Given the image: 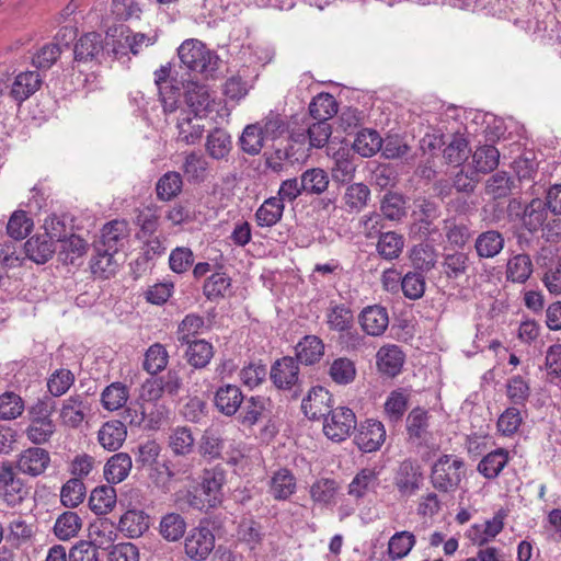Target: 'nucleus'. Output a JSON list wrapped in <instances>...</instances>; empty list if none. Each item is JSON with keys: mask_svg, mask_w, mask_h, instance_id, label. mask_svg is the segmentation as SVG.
<instances>
[{"mask_svg": "<svg viewBox=\"0 0 561 561\" xmlns=\"http://www.w3.org/2000/svg\"><path fill=\"white\" fill-rule=\"evenodd\" d=\"M103 49L101 35L91 32L80 37L75 46V59L77 61H89L95 58Z\"/></svg>", "mask_w": 561, "mask_h": 561, "instance_id": "nucleus-39", "label": "nucleus"}, {"mask_svg": "<svg viewBox=\"0 0 561 561\" xmlns=\"http://www.w3.org/2000/svg\"><path fill=\"white\" fill-rule=\"evenodd\" d=\"M118 529L129 538L140 537V512L136 505L128 504V508L121 517Z\"/></svg>", "mask_w": 561, "mask_h": 561, "instance_id": "nucleus-64", "label": "nucleus"}, {"mask_svg": "<svg viewBox=\"0 0 561 561\" xmlns=\"http://www.w3.org/2000/svg\"><path fill=\"white\" fill-rule=\"evenodd\" d=\"M215 547V536L206 526L193 528L185 538L184 548L186 556L195 561L208 558Z\"/></svg>", "mask_w": 561, "mask_h": 561, "instance_id": "nucleus-7", "label": "nucleus"}, {"mask_svg": "<svg viewBox=\"0 0 561 561\" xmlns=\"http://www.w3.org/2000/svg\"><path fill=\"white\" fill-rule=\"evenodd\" d=\"M24 250L26 256L37 264L46 263L56 252L54 243L44 234L30 238L24 244Z\"/></svg>", "mask_w": 561, "mask_h": 561, "instance_id": "nucleus-24", "label": "nucleus"}, {"mask_svg": "<svg viewBox=\"0 0 561 561\" xmlns=\"http://www.w3.org/2000/svg\"><path fill=\"white\" fill-rule=\"evenodd\" d=\"M131 465V458L128 454H115L104 467V477L110 483H119L128 476Z\"/></svg>", "mask_w": 561, "mask_h": 561, "instance_id": "nucleus-34", "label": "nucleus"}, {"mask_svg": "<svg viewBox=\"0 0 561 561\" xmlns=\"http://www.w3.org/2000/svg\"><path fill=\"white\" fill-rule=\"evenodd\" d=\"M268 494L275 501H286L295 494L297 490V479L287 468L275 470L267 482Z\"/></svg>", "mask_w": 561, "mask_h": 561, "instance_id": "nucleus-13", "label": "nucleus"}, {"mask_svg": "<svg viewBox=\"0 0 561 561\" xmlns=\"http://www.w3.org/2000/svg\"><path fill=\"white\" fill-rule=\"evenodd\" d=\"M82 527V519L76 512L67 511L58 516L54 525V533L60 540L76 537Z\"/></svg>", "mask_w": 561, "mask_h": 561, "instance_id": "nucleus-41", "label": "nucleus"}, {"mask_svg": "<svg viewBox=\"0 0 561 561\" xmlns=\"http://www.w3.org/2000/svg\"><path fill=\"white\" fill-rule=\"evenodd\" d=\"M356 167L348 152L345 150L337 151L333 156V164L331 167V175L334 182L347 183L353 180Z\"/></svg>", "mask_w": 561, "mask_h": 561, "instance_id": "nucleus-47", "label": "nucleus"}, {"mask_svg": "<svg viewBox=\"0 0 561 561\" xmlns=\"http://www.w3.org/2000/svg\"><path fill=\"white\" fill-rule=\"evenodd\" d=\"M178 56L183 67L206 79L213 77L218 70V56L198 39L184 41L178 48Z\"/></svg>", "mask_w": 561, "mask_h": 561, "instance_id": "nucleus-1", "label": "nucleus"}, {"mask_svg": "<svg viewBox=\"0 0 561 561\" xmlns=\"http://www.w3.org/2000/svg\"><path fill=\"white\" fill-rule=\"evenodd\" d=\"M244 396L236 385H225L217 389L214 398L215 407L226 416L234 415L244 401Z\"/></svg>", "mask_w": 561, "mask_h": 561, "instance_id": "nucleus-16", "label": "nucleus"}, {"mask_svg": "<svg viewBox=\"0 0 561 561\" xmlns=\"http://www.w3.org/2000/svg\"><path fill=\"white\" fill-rule=\"evenodd\" d=\"M504 237L497 230H488L480 233L474 241V249L479 257L492 259L504 248Z\"/></svg>", "mask_w": 561, "mask_h": 561, "instance_id": "nucleus-23", "label": "nucleus"}, {"mask_svg": "<svg viewBox=\"0 0 561 561\" xmlns=\"http://www.w3.org/2000/svg\"><path fill=\"white\" fill-rule=\"evenodd\" d=\"M176 127L179 130L178 139L186 145L196 144L204 133L202 116L194 115V117H191L190 114H184L178 119Z\"/></svg>", "mask_w": 561, "mask_h": 561, "instance_id": "nucleus-33", "label": "nucleus"}, {"mask_svg": "<svg viewBox=\"0 0 561 561\" xmlns=\"http://www.w3.org/2000/svg\"><path fill=\"white\" fill-rule=\"evenodd\" d=\"M336 112V101L330 93H319L309 104L310 116L316 121L328 122Z\"/></svg>", "mask_w": 561, "mask_h": 561, "instance_id": "nucleus-45", "label": "nucleus"}, {"mask_svg": "<svg viewBox=\"0 0 561 561\" xmlns=\"http://www.w3.org/2000/svg\"><path fill=\"white\" fill-rule=\"evenodd\" d=\"M87 411H89L87 398L75 394L62 401L59 416L62 424L76 428L84 421Z\"/></svg>", "mask_w": 561, "mask_h": 561, "instance_id": "nucleus-14", "label": "nucleus"}, {"mask_svg": "<svg viewBox=\"0 0 561 561\" xmlns=\"http://www.w3.org/2000/svg\"><path fill=\"white\" fill-rule=\"evenodd\" d=\"M470 148L463 137L457 136L444 149V159L456 167L461 165L469 157Z\"/></svg>", "mask_w": 561, "mask_h": 561, "instance_id": "nucleus-62", "label": "nucleus"}, {"mask_svg": "<svg viewBox=\"0 0 561 561\" xmlns=\"http://www.w3.org/2000/svg\"><path fill=\"white\" fill-rule=\"evenodd\" d=\"M382 139L376 130H360L353 144L354 150L362 157H371L381 149Z\"/></svg>", "mask_w": 561, "mask_h": 561, "instance_id": "nucleus-50", "label": "nucleus"}, {"mask_svg": "<svg viewBox=\"0 0 561 561\" xmlns=\"http://www.w3.org/2000/svg\"><path fill=\"white\" fill-rule=\"evenodd\" d=\"M404 363V354L397 345L381 346L376 354L378 370L388 377H394L401 373Z\"/></svg>", "mask_w": 561, "mask_h": 561, "instance_id": "nucleus-17", "label": "nucleus"}, {"mask_svg": "<svg viewBox=\"0 0 561 561\" xmlns=\"http://www.w3.org/2000/svg\"><path fill=\"white\" fill-rule=\"evenodd\" d=\"M127 236V227L124 221L113 220L102 228L100 240L95 245L108 249L110 251H117L122 241Z\"/></svg>", "mask_w": 561, "mask_h": 561, "instance_id": "nucleus-35", "label": "nucleus"}, {"mask_svg": "<svg viewBox=\"0 0 561 561\" xmlns=\"http://www.w3.org/2000/svg\"><path fill=\"white\" fill-rule=\"evenodd\" d=\"M85 496V486L82 480L72 478L60 490V501L66 507H76Z\"/></svg>", "mask_w": 561, "mask_h": 561, "instance_id": "nucleus-57", "label": "nucleus"}, {"mask_svg": "<svg viewBox=\"0 0 561 561\" xmlns=\"http://www.w3.org/2000/svg\"><path fill=\"white\" fill-rule=\"evenodd\" d=\"M265 139L261 125L255 123L245 126L239 141L243 152L256 156L261 152Z\"/></svg>", "mask_w": 561, "mask_h": 561, "instance_id": "nucleus-46", "label": "nucleus"}, {"mask_svg": "<svg viewBox=\"0 0 561 561\" xmlns=\"http://www.w3.org/2000/svg\"><path fill=\"white\" fill-rule=\"evenodd\" d=\"M409 393L403 389L393 390L385 402V413L392 421H398L408 409Z\"/></svg>", "mask_w": 561, "mask_h": 561, "instance_id": "nucleus-59", "label": "nucleus"}, {"mask_svg": "<svg viewBox=\"0 0 561 561\" xmlns=\"http://www.w3.org/2000/svg\"><path fill=\"white\" fill-rule=\"evenodd\" d=\"M231 286L230 278L225 273H215L204 284V295L209 300H216L226 296Z\"/></svg>", "mask_w": 561, "mask_h": 561, "instance_id": "nucleus-63", "label": "nucleus"}, {"mask_svg": "<svg viewBox=\"0 0 561 561\" xmlns=\"http://www.w3.org/2000/svg\"><path fill=\"white\" fill-rule=\"evenodd\" d=\"M500 159L499 150L493 146L479 147L472 156V163L476 172L488 173L493 171Z\"/></svg>", "mask_w": 561, "mask_h": 561, "instance_id": "nucleus-51", "label": "nucleus"}, {"mask_svg": "<svg viewBox=\"0 0 561 561\" xmlns=\"http://www.w3.org/2000/svg\"><path fill=\"white\" fill-rule=\"evenodd\" d=\"M205 146L207 153L213 159L221 160L225 159L231 150V137L226 130L216 128L207 136Z\"/></svg>", "mask_w": 561, "mask_h": 561, "instance_id": "nucleus-42", "label": "nucleus"}, {"mask_svg": "<svg viewBox=\"0 0 561 561\" xmlns=\"http://www.w3.org/2000/svg\"><path fill=\"white\" fill-rule=\"evenodd\" d=\"M465 462L451 455L442 456L433 466L431 482L440 492H454L465 476Z\"/></svg>", "mask_w": 561, "mask_h": 561, "instance_id": "nucleus-3", "label": "nucleus"}, {"mask_svg": "<svg viewBox=\"0 0 561 561\" xmlns=\"http://www.w3.org/2000/svg\"><path fill=\"white\" fill-rule=\"evenodd\" d=\"M534 272L530 256L525 253L513 255L506 264V278L513 283H526Z\"/></svg>", "mask_w": 561, "mask_h": 561, "instance_id": "nucleus-28", "label": "nucleus"}, {"mask_svg": "<svg viewBox=\"0 0 561 561\" xmlns=\"http://www.w3.org/2000/svg\"><path fill=\"white\" fill-rule=\"evenodd\" d=\"M328 375L339 386L350 385L357 375L355 363L347 357H337L330 363Z\"/></svg>", "mask_w": 561, "mask_h": 561, "instance_id": "nucleus-30", "label": "nucleus"}, {"mask_svg": "<svg viewBox=\"0 0 561 561\" xmlns=\"http://www.w3.org/2000/svg\"><path fill=\"white\" fill-rule=\"evenodd\" d=\"M186 523L180 514L170 513L160 522V534L168 541H176L183 537Z\"/></svg>", "mask_w": 561, "mask_h": 561, "instance_id": "nucleus-56", "label": "nucleus"}, {"mask_svg": "<svg viewBox=\"0 0 561 561\" xmlns=\"http://www.w3.org/2000/svg\"><path fill=\"white\" fill-rule=\"evenodd\" d=\"M270 399L262 396L245 398L241 408L240 422L245 426H253L256 423L270 417Z\"/></svg>", "mask_w": 561, "mask_h": 561, "instance_id": "nucleus-15", "label": "nucleus"}, {"mask_svg": "<svg viewBox=\"0 0 561 561\" xmlns=\"http://www.w3.org/2000/svg\"><path fill=\"white\" fill-rule=\"evenodd\" d=\"M284 204L277 197H270L255 211V220L260 227H273L283 217Z\"/></svg>", "mask_w": 561, "mask_h": 561, "instance_id": "nucleus-36", "label": "nucleus"}, {"mask_svg": "<svg viewBox=\"0 0 561 561\" xmlns=\"http://www.w3.org/2000/svg\"><path fill=\"white\" fill-rule=\"evenodd\" d=\"M301 409L310 420L324 419L333 410L332 396L324 387H313L302 400Z\"/></svg>", "mask_w": 561, "mask_h": 561, "instance_id": "nucleus-10", "label": "nucleus"}, {"mask_svg": "<svg viewBox=\"0 0 561 561\" xmlns=\"http://www.w3.org/2000/svg\"><path fill=\"white\" fill-rule=\"evenodd\" d=\"M386 440V428L380 421L368 419L359 424L354 436L355 445L364 453L380 449Z\"/></svg>", "mask_w": 561, "mask_h": 561, "instance_id": "nucleus-6", "label": "nucleus"}, {"mask_svg": "<svg viewBox=\"0 0 561 561\" xmlns=\"http://www.w3.org/2000/svg\"><path fill=\"white\" fill-rule=\"evenodd\" d=\"M358 321L366 334L380 336L389 325L388 311L380 305L367 306L359 313Z\"/></svg>", "mask_w": 561, "mask_h": 561, "instance_id": "nucleus-12", "label": "nucleus"}, {"mask_svg": "<svg viewBox=\"0 0 561 561\" xmlns=\"http://www.w3.org/2000/svg\"><path fill=\"white\" fill-rule=\"evenodd\" d=\"M54 407L50 399L38 400L28 410L30 424L25 431L26 437L35 445L47 443L56 431L51 420Z\"/></svg>", "mask_w": 561, "mask_h": 561, "instance_id": "nucleus-2", "label": "nucleus"}, {"mask_svg": "<svg viewBox=\"0 0 561 561\" xmlns=\"http://www.w3.org/2000/svg\"><path fill=\"white\" fill-rule=\"evenodd\" d=\"M355 428V413L346 407L333 409L323 419V433L333 442L345 440Z\"/></svg>", "mask_w": 561, "mask_h": 561, "instance_id": "nucleus-4", "label": "nucleus"}, {"mask_svg": "<svg viewBox=\"0 0 561 561\" xmlns=\"http://www.w3.org/2000/svg\"><path fill=\"white\" fill-rule=\"evenodd\" d=\"M89 538L91 543L96 550H108L114 548V542L117 539V531L112 522L108 519H100L91 524L89 529Z\"/></svg>", "mask_w": 561, "mask_h": 561, "instance_id": "nucleus-19", "label": "nucleus"}, {"mask_svg": "<svg viewBox=\"0 0 561 561\" xmlns=\"http://www.w3.org/2000/svg\"><path fill=\"white\" fill-rule=\"evenodd\" d=\"M380 211L386 219L400 221L407 215L405 199L397 193H387L380 203Z\"/></svg>", "mask_w": 561, "mask_h": 561, "instance_id": "nucleus-52", "label": "nucleus"}, {"mask_svg": "<svg viewBox=\"0 0 561 561\" xmlns=\"http://www.w3.org/2000/svg\"><path fill=\"white\" fill-rule=\"evenodd\" d=\"M42 84V78L37 71H25L19 73L11 88L12 98L19 103L34 94Z\"/></svg>", "mask_w": 561, "mask_h": 561, "instance_id": "nucleus-21", "label": "nucleus"}, {"mask_svg": "<svg viewBox=\"0 0 561 561\" xmlns=\"http://www.w3.org/2000/svg\"><path fill=\"white\" fill-rule=\"evenodd\" d=\"M169 362V354L165 350V347L160 344L156 343L151 345L146 354H145V362L142 364V367L149 373V374H157L161 370H163Z\"/></svg>", "mask_w": 561, "mask_h": 561, "instance_id": "nucleus-55", "label": "nucleus"}, {"mask_svg": "<svg viewBox=\"0 0 561 561\" xmlns=\"http://www.w3.org/2000/svg\"><path fill=\"white\" fill-rule=\"evenodd\" d=\"M370 201V188L364 183L350 184L342 196L343 208L348 214L360 213Z\"/></svg>", "mask_w": 561, "mask_h": 561, "instance_id": "nucleus-20", "label": "nucleus"}, {"mask_svg": "<svg viewBox=\"0 0 561 561\" xmlns=\"http://www.w3.org/2000/svg\"><path fill=\"white\" fill-rule=\"evenodd\" d=\"M126 427L121 421H108L104 423L98 433L100 445L110 451L118 449L126 438Z\"/></svg>", "mask_w": 561, "mask_h": 561, "instance_id": "nucleus-22", "label": "nucleus"}, {"mask_svg": "<svg viewBox=\"0 0 561 561\" xmlns=\"http://www.w3.org/2000/svg\"><path fill=\"white\" fill-rule=\"evenodd\" d=\"M379 471L375 468H364L356 473L348 484V494L360 499L378 486Z\"/></svg>", "mask_w": 561, "mask_h": 561, "instance_id": "nucleus-29", "label": "nucleus"}, {"mask_svg": "<svg viewBox=\"0 0 561 561\" xmlns=\"http://www.w3.org/2000/svg\"><path fill=\"white\" fill-rule=\"evenodd\" d=\"M428 428L427 412L416 408L413 409L407 417V430L411 439L422 444L426 440Z\"/></svg>", "mask_w": 561, "mask_h": 561, "instance_id": "nucleus-48", "label": "nucleus"}, {"mask_svg": "<svg viewBox=\"0 0 561 561\" xmlns=\"http://www.w3.org/2000/svg\"><path fill=\"white\" fill-rule=\"evenodd\" d=\"M550 210L546 202L541 198H533L525 207L522 213V224L529 232H536L540 228H543L548 220Z\"/></svg>", "mask_w": 561, "mask_h": 561, "instance_id": "nucleus-18", "label": "nucleus"}, {"mask_svg": "<svg viewBox=\"0 0 561 561\" xmlns=\"http://www.w3.org/2000/svg\"><path fill=\"white\" fill-rule=\"evenodd\" d=\"M404 248V238L394 231L383 232L377 242V252L385 260H396Z\"/></svg>", "mask_w": 561, "mask_h": 561, "instance_id": "nucleus-38", "label": "nucleus"}, {"mask_svg": "<svg viewBox=\"0 0 561 561\" xmlns=\"http://www.w3.org/2000/svg\"><path fill=\"white\" fill-rule=\"evenodd\" d=\"M1 494L5 504L14 508L30 497L31 488L21 478H15L2 489Z\"/></svg>", "mask_w": 561, "mask_h": 561, "instance_id": "nucleus-54", "label": "nucleus"}, {"mask_svg": "<svg viewBox=\"0 0 561 561\" xmlns=\"http://www.w3.org/2000/svg\"><path fill=\"white\" fill-rule=\"evenodd\" d=\"M325 322L331 331L344 332L353 329V311L344 304H331L325 312Z\"/></svg>", "mask_w": 561, "mask_h": 561, "instance_id": "nucleus-25", "label": "nucleus"}, {"mask_svg": "<svg viewBox=\"0 0 561 561\" xmlns=\"http://www.w3.org/2000/svg\"><path fill=\"white\" fill-rule=\"evenodd\" d=\"M128 398V392L125 386L115 382L107 386L102 392V404L108 411H116L122 408Z\"/></svg>", "mask_w": 561, "mask_h": 561, "instance_id": "nucleus-60", "label": "nucleus"}, {"mask_svg": "<svg viewBox=\"0 0 561 561\" xmlns=\"http://www.w3.org/2000/svg\"><path fill=\"white\" fill-rule=\"evenodd\" d=\"M424 476L420 463L405 459L399 463L393 476V485L401 497H411L423 485Z\"/></svg>", "mask_w": 561, "mask_h": 561, "instance_id": "nucleus-5", "label": "nucleus"}, {"mask_svg": "<svg viewBox=\"0 0 561 561\" xmlns=\"http://www.w3.org/2000/svg\"><path fill=\"white\" fill-rule=\"evenodd\" d=\"M207 160L199 153L191 152L185 157L182 170L188 181L202 182L206 178Z\"/></svg>", "mask_w": 561, "mask_h": 561, "instance_id": "nucleus-58", "label": "nucleus"}, {"mask_svg": "<svg viewBox=\"0 0 561 561\" xmlns=\"http://www.w3.org/2000/svg\"><path fill=\"white\" fill-rule=\"evenodd\" d=\"M226 470L215 466L203 471L202 489L208 507H217L224 500V485L227 482Z\"/></svg>", "mask_w": 561, "mask_h": 561, "instance_id": "nucleus-8", "label": "nucleus"}, {"mask_svg": "<svg viewBox=\"0 0 561 561\" xmlns=\"http://www.w3.org/2000/svg\"><path fill=\"white\" fill-rule=\"evenodd\" d=\"M96 254L91 261L92 273L99 277L108 278L115 273L117 262L115 254L117 251H110L108 249L95 245Z\"/></svg>", "mask_w": 561, "mask_h": 561, "instance_id": "nucleus-40", "label": "nucleus"}, {"mask_svg": "<svg viewBox=\"0 0 561 561\" xmlns=\"http://www.w3.org/2000/svg\"><path fill=\"white\" fill-rule=\"evenodd\" d=\"M324 343L317 335H306L296 346V355L300 363L313 365L324 355Z\"/></svg>", "mask_w": 561, "mask_h": 561, "instance_id": "nucleus-26", "label": "nucleus"}, {"mask_svg": "<svg viewBox=\"0 0 561 561\" xmlns=\"http://www.w3.org/2000/svg\"><path fill=\"white\" fill-rule=\"evenodd\" d=\"M50 466L49 453L41 447H30L18 455L15 468L19 472L30 476H42Z\"/></svg>", "mask_w": 561, "mask_h": 561, "instance_id": "nucleus-9", "label": "nucleus"}, {"mask_svg": "<svg viewBox=\"0 0 561 561\" xmlns=\"http://www.w3.org/2000/svg\"><path fill=\"white\" fill-rule=\"evenodd\" d=\"M182 186L181 174L175 171H169L156 184L157 196L161 201H171L181 193Z\"/></svg>", "mask_w": 561, "mask_h": 561, "instance_id": "nucleus-49", "label": "nucleus"}, {"mask_svg": "<svg viewBox=\"0 0 561 561\" xmlns=\"http://www.w3.org/2000/svg\"><path fill=\"white\" fill-rule=\"evenodd\" d=\"M508 462V451L499 448L485 455L478 463V471L486 479H495Z\"/></svg>", "mask_w": 561, "mask_h": 561, "instance_id": "nucleus-31", "label": "nucleus"}, {"mask_svg": "<svg viewBox=\"0 0 561 561\" xmlns=\"http://www.w3.org/2000/svg\"><path fill=\"white\" fill-rule=\"evenodd\" d=\"M116 503V491L111 485L95 488L89 497V506L96 515H105L113 510Z\"/></svg>", "mask_w": 561, "mask_h": 561, "instance_id": "nucleus-32", "label": "nucleus"}, {"mask_svg": "<svg viewBox=\"0 0 561 561\" xmlns=\"http://www.w3.org/2000/svg\"><path fill=\"white\" fill-rule=\"evenodd\" d=\"M59 259L65 263H75V261L87 253L88 243L77 234H70L60 240Z\"/></svg>", "mask_w": 561, "mask_h": 561, "instance_id": "nucleus-44", "label": "nucleus"}, {"mask_svg": "<svg viewBox=\"0 0 561 561\" xmlns=\"http://www.w3.org/2000/svg\"><path fill=\"white\" fill-rule=\"evenodd\" d=\"M415 536L410 531H398L388 542V554L392 560L402 559L409 554L415 545Z\"/></svg>", "mask_w": 561, "mask_h": 561, "instance_id": "nucleus-53", "label": "nucleus"}, {"mask_svg": "<svg viewBox=\"0 0 561 561\" xmlns=\"http://www.w3.org/2000/svg\"><path fill=\"white\" fill-rule=\"evenodd\" d=\"M329 176L320 168L306 170L300 176V188L309 195H321L328 190Z\"/></svg>", "mask_w": 561, "mask_h": 561, "instance_id": "nucleus-37", "label": "nucleus"}, {"mask_svg": "<svg viewBox=\"0 0 561 561\" xmlns=\"http://www.w3.org/2000/svg\"><path fill=\"white\" fill-rule=\"evenodd\" d=\"M185 352L190 365L195 368L206 367L214 356L213 345L205 340L188 341Z\"/></svg>", "mask_w": 561, "mask_h": 561, "instance_id": "nucleus-43", "label": "nucleus"}, {"mask_svg": "<svg viewBox=\"0 0 561 561\" xmlns=\"http://www.w3.org/2000/svg\"><path fill=\"white\" fill-rule=\"evenodd\" d=\"M270 376L278 389H291L299 381L298 362L290 356L277 359L271 368Z\"/></svg>", "mask_w": 561, "mask_h": 561, "instance_id": "nucleus-11", "label": "nucleus"}, {"mask_svg": "<svg viewBox=\"0 0 561 561\" xmlns=\"http://www.w3.org/2000/svg\"><path fill=\"white\" fill-rule=\"evenodd\" d=\"M185 99L194 115L202 116L209 111L213 99L205 85L190 82L186 88Z\"/></svg>", "mask_w": 561, "mask_h": 561, "instance_id": "nucleus-27", "label": "nucleus"}, {"mask_svg": "<svg viewBox=\"0 0 561 561\" xmlns=\"http://www.w3.org/2000/svg\"><path fill=\"white\" fill-rule=\"evenodd\" d=\"M470 259L467 253L454 252L444 257L443 267L448 278H458L466 274L469 267Z\"/></svg>", "mask_w": 561, "mask_h": 561, "instance_id": "nucleus-61", "label": "nucleus"}]
</instances>
